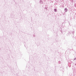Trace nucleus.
I'll return each mask as SVG.
<instances>
[{
    "mask_svg": "<svg viewBox=\"0 0 76 76\" xmlns=\"http://www.w3.org/2000/svg\"><path fill=\"white\" fill-rule=\"evenodd\" d=\"M65 12H67V9H65Z\"/></svg>",
    "mask_w": 76,
    "mask_h": 76,
    "instance_id": "1",
    "label": "nucleus"
},
{
    "mask_svg": "<svg viewBox=\"0 0 76 76\" xmlns=\"http://www.w3.org/2000/svg\"><path fill=\"white\" fill-rule=\"evenodd\" d=\"M55 10L56 12V9H55Z\"/></svg>",
    "mask_w": 76,
    "mask_h": 76,
    "instance_id": "2",
    "label": "nucleus"
}]
</instances>
